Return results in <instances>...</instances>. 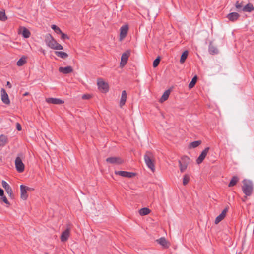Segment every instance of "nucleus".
Here are the masks:
<instances>
[{
    "mask_svg": "<svg viewBox=\"0 0 254 254\" xmlns=\"http://www.w3.org/2000/svg\"><path fill=\"white\" fill-rule=\"evenodd\" d=\"M144 159L147 166L153 172L155 171V157L153 153L150 151H146Z\"/></svg>",
    "mask_w": 254,
    "mask_h": 254,
    "instance_id": "obj_1",
    "label": "nucleus"
},
{
    "mask_svg": "<svg viewBox=\"0 0 254 254\" xmlns=\"http://www.w3.org/2000/svg\"><path fill=\"white\" fill-rule=\"evenodd\" d=\"M45 40L47 45L51 48L57 50L63 49L62 46L57 43L51 34H48L46 35Z\"/></svg>",
    "mask_w": 254,
    "mask_h": 254,
    "instance_id": "obj_2",
    "label": "nucleus"
},
{
    "mask_svg": "<svg viewBox=\"0 0 254 254\" xmlns=\"http://www.w3.org/2000/svg\"><path fill=\"white\" fill-rule=\"evenodd\" d=\"M243 185L242 186V189L243 193L246 196H251L253 192V186L251 181L244 180L243 181Z\"/></svg>",
    "mask_w": 254,
    "mask_h": 254,
    "instance_id": "obj_3",
    "label": "nucleus"
},
{
    "mask_svg": "<svg viewBox=\"0 0 254 254\" xmlns=\"http://www.w3.org/2000/svg\"><path fill=\"white\" fill-rule=\"evenodd\" d=\"M190 161V158L187 156L185 155L181 157V160L179 161L180 169L181 172H184L186 170Z\"/></svg>",
    "mask_w": 254,
    "mask_h": 254,
    "instance_id": "obj_4",
    "label": "nucleus"
},
{
    "mask_svg": "<svg viewBox=\"0 0 254 254\" xmlns=\"http://www.w3.org/2000/svg\"><path fill=\"white\" fill-rule=\"evenodd\" d=\"M98 89L103 93H106L109 90L108 84L105 82L102 78H99L97 81Z\"/></svg>",
    "mask_w": 254,
    "mask_h": 254,
    "instance_id": "obj_5",
    "label": "nucleus"
},
{
    "mask_svg": "<svg viewBox=\"0 0 254 254\" xmlns=\"http://www.w3.org/2000/svg\"><path fill=\"white\" fill-rule=\"evenodd\" d=\"M15 168L19 173H22L24 171L25 166L20 157L18 156L15 160Z\"/></svg>",
    "mask_w": 254,
    "mask_h": 254,
    "instance_id": "obj_6",
    "label": "nucleus"
},
{
    "mask_svg": "<svg viewBox=\"0 0 254 254\" xmlns=\"http://www.w3.org/2000/svg\"><path fill=\"white\" fill-rule=\"evenodd\" d=\"M130 55V50H127L122 54L121 59L120 67H123L127 64Z\"/></svg>",
    "mask_w": 254,
    "mask_h": 254,
    "instance_id": "obj_7",
    "label": "nucleus"
},
{
    "mask_svg": "<svg viewBox=\"0 0 254 254\" xmlns=\"http://www.w3.org/2000/svg\"><path fill=\"white\" fill-rule=\"evenodd\" d=\"M115 173L124 177L128 178H132L136 176V174L133 172H127L125 171H116Z\"/></svg>",
    "mask_w": 254,
    "mask_h": 254,
    "instance_id": "obj_8",
    "label": "nucleus"
},
{
    "mask_svg": "<svg viewBox=\"0 0 254 254\" xmlns=\"http://www.w3.org/2000/svg\"><path fill=\"white\" fill-rule=\"evenodd\" d=\"M210 149V148L209 147H206L201 152L200 155L199 156V157L196 159V163L198 164H201L204 159L205 158L209 150Z\"/></svg>",
    "mask_w": 254,
    "mask_h": 254,
    "instance_id": "obj_9",
    "label": "nucleus"
},
{
    "mask_svg": "<svg viewBox=\"0 0 254 254\" xmlns=\"http://www.w3.org/2000/svg\"><path fill=\"white\" fill-rule=\"evenodd\" d=\"M106 161L111 164H121L123 163V160L119 157H108Z\"/></svg>",
    "mask_w": 254,
    "mask_h": 254,
    "instance_id": "obj_10",
    "label": "nucleus"
},
{
    "mask_svg": "<svg viewBox=\"0 0 254 254\" xmlns=\"http://www.w3.org/2000/svg\"><path fill=\"white\" fill-rule=\"evenodd\" d=\"M1 100L3 103L6 105H9L10 104V100L9 99L8 95L5 90L3 88H1Z\"/></svg>",
    "mask_w": 254,
    "mask_h": 254,
    "instance_id": "obj_11",
    "label": "nucleus"
},
{
    "mask_svg": "<svg viewBox=\"0 0 254 254\" xmlns=\"http://www.w3.org/2000/svg\"><path fill=\"white\" fill-rule=\"evenodd\" d=\"M2 186L3 187V188L5 189L6 192L9 195V196L13 198V191L9 185V184L5 181H2Z\"/></svg>",
    "mask_w": 254,
    "mask_h": 254,
    "instance_id": "obj_12",
    "label": "nucleus"
},
{
    "mask_svg": "<svg viewBox=\"0 0 254 254\" xmlns=\"http://www.w3.org/2000/svg\"><path fill=\"white\" fill-rule=\"evenodd\" d=\"M128 30V26L127 25H124L120 28V40L124 39L127 33Z\"/></svg>",
    "mask_w": 254,
    "mask_h": 254,
    "instance_id": "obj_13",
    "label": "nucleus"
},
{
    "mask_svg": "<svg viewBox=\"0 0 254 254\" xmlns=\"http://www.w3.org/2000/svg\"><path fill=\"white\" fill-rule=\"evenodd\" d=\"M228 211V208L226 207L221 212V213L219 215L215 220V223L216 224H218L220 222H221L226 216V213Z\"/></svg>",
    "mask_w": 254,
    "mask_h": 254,
    "instance_id": "obj_14",
    "label": "nucleus"
},
{
    "mask_svg": "<svg viewBox=\"0 0 254 254\" xmlns=\"http://www.w3.org/2000/svg\"><path fill=\"white\" fill-rule=\"evenodd\" d=\"M46 101L47 103L49 104H61L64 103V101L58 99V98H48L46 99Z\"/></svg>",
    "mask_w": 254,
    "mask_h": 254,
    "instance_id": "obj_15",
    "label": "nucleus"
},
{
    "mask_svg": "<svg viewBox=\"0 0 254 254\" xmlns=\"http://www.w3.org/2000/svg\"><path fill=\"white\" fill-rule=\"evenodd\" d=\"M20 188L21 199L23 200H26L28 197V195L27 194V191L25 189V186L24 185H21Z\"/></svg>",
    "mask_w": 254,
    "mask_h": 254,
    "instance_id": "obj_16",
    "label": "nucleus"
},
{
    "mask_svg": "<svg viewBox=\"0 0 254 254\" xmlns=\"http://www.w3.org/2000/svg\"><path fill=\"white\" fill-rule=\"evenodd\" d=\"M240 15L237 12H232L228 14L227 16V18L231 21L234 22L236 21L239 17Z\"/></svg>",
    "mask_w": 254,
    "mask_h": 254,
    "instance_id": "obj_17",
    "label": "nucleus"
},
{
    "mask_svg": "<svg viewBox=\"0 0 254 254\" xmlns=\"http://www.w3.org/2000/svg\"><path fill=\"white\" fill-rule=\"evenodd\" d=\"M156 241L164 248H168L169 247L168 243L164 237H161L157 239Z\"/></svg>",
    "mask_w": 254,
    "mask_h": 254,
    "instance_id": "obj_18",
    "label": "nucleus"
},
{
    "mask_svg": "<svg viewBox=\"0 0 254 254\" xmlns=\"http://www.w3.org/2000/svg\"><path fill=\"white\" fill-rule=\"evenodd\" d=\"M208 51L211 55H215L218 53V50L212 44V42H210L209 45Z\"/></svg>",
    "mask_w": 254,
    "mask_h": 254,
    "instance_id": "obj_19",
    "label": "nucleus"
},
{
    "mask_svg": "<svg viewBox=\"0 0 254 254\" xmlns=\"http://www.w3.org/2000/svg\"><path fill=\"white\" fill-rule=\"evenodd\" d=\"M170 93H171V90L170 89H168V90H166L164 92V93L162 95V96L161 97V98L160 99L159 102L160 103H163V102H164L166 100H167L168 99V98H169V95L170 94Z\"/></svg>",
    "mask_w": 254,
    "mask_h": 254,
    "instance_id": "obj_20",
    "label": "nucleus"
},
{
    "mask_svg": "<svg viewBox=\"0 0 254 254\" xmlns=\"http://www.w3.org/2000/svg\"><path fill=\"white\" fill-rule=\"evenodd\" d=\"M127 95L126 91L125 90L123 91L122 92L121 98L120 102V107H122L125 104L127 100Z\"/></svg>",
    "mask_w": 254,
    "mask_h": 254,
    "instance_id": "obj_21",
    "label": "nucleus"
},
{
    "mask_svg": "<svg viewBox=\"0 0 254 254\" xmlns=\"http://www.w3.org/2000/svg\"><path fill=\"white\" fill-rule=\"evenodd\" d=\"M21 34L24 38H28L30 36L31 33L30 31L26 28L23 27L21 28Z\"/></svg>",
    "mask_w": 254,
    "mask_h": 254,
    "instance_id": "obj_22",
    "label": "nucleus"
},
{
    "mask_svg": "<svg viewBox=\"0 0 254 254\" xmlns=\"http://www.w3.org/2000/svg\"><path fill=\"white\" fill-rule=\"evenodd\" d=\"M8 142L7 136L1 134L0 135V146H5Z\"/></svg>",
    "mask_w": 254,
    "mask_h": 254,
    "instance_id": "obj_23",
    "label": "nucleus"
},
{
    "mask_svg": "<svg viewBox=\"0 0 254 254\" xmlns=\"http://www.w3.org/2000/svg\"><path fill=\"white\" fill-rule=\"evenodd\" d=\"M243 10L244 11L251 12L254 10V7L252 3H249L243 7Z\"/></svg>",
    "mask_w": 254,
    "mask_h": 254,
    "instance_id": "obj_24",
    "label": "nucleus"
},
{
    "mask_svg": "<svg viewBox=\"0 0 254 254\" xmlns=\"http://www.w3.org/2000/svg\"><path fill=\"white\" fill-rule=\"evenodd\" d=\"M239 181V178L237 176H234L231 178L230 182L228 184V187H232L236 185L237 182Z\"/></svg>",
    "mask_w": 254,
    "mask_h": 254,
    "instance_id": "obj_25",
    "label": "nucleus"
},
{
    "mask_svg": "<svg viewBox=\"0 0 254 254\" xmlns=\"http://www.w3.org/2000/svg\"><path fill=\"white\" fill-rule=\"evenodd\" d=\"M51 28H52V29H53L54 30V31L56 33H57V34H60V33L61 34V38L62 39H64V33L62 32V31L59 28V27H58L56 25H52V26H51Z\"/></svg>",
    "mask_w": 254,
    "mask_h": 254,
    "instance_id": "obj_26",
    "label": "nucleus"
},
{
    "mask_svg": "<svg viewBox=\"0 0 254 254\" xmlns=\"http://www.w3.org/2000/svg\"><path fill=\"white\" fill-rule=\"evenodd\" d=\"M150 210L146 207L140 209L139 211V214L141 216L146 215L150 213Z\"/></svg>",
    "mask_w": 254,
    "mask_h": 254,
    "instance_id": "obj_27",
    "label": "nucleus"
},
{
    "mask_svg": "<svg viewBox=\"0 0 254 254\" xmlns=\"http://www.w3.org/2000/svg\"><path fill=\"white\" fill-rule=\"evenodd\" d=\"M188 51L187 50H186L183 52V53L181 55V58L180 60V62L181 64H183L185 62V61L188 57Z\"/></svg>",
    "mask_w": 254,
    "mask_h": 254,
    "instance_id": "obj_28",
    "label": "nucleus"
},
{
    "mask_svg": "<svg viewBox=\"0 0 254 254\" xmlns=\"http://www.w3.org/2000/svg\"><path fill=\"white\" fill-rule=\"evenodd\" d=\"M197 77L196 75H195V76H194L192 78L191 82L189 84V88L190 89L192 88L195 86V85L197 82Z\"/></svg>",
    "mask_w": 254,
    "mask_h": 254,
    "instance_id": "obj_29",
    "label": "nucleus"
},
{
    "mask_svg": "<svg viewBox=\"0 0 254 254\" xmlns=\"http://www.w3.org/2000/svg\"><path fill=\"white\" fill-rule=\"evenodd\" d=\"M201 143V140L195 141L191 142L189 146H190V148H196L197 146H198L199 145H200Z\"/></svg>",
    "mask_w": 254,
    "mask_h": 254,
    "instance_id": "obj_30",
    "label": "nucleus"
},
{
    "mask_svg": "<svg viewBox=\"0 0 254 254\" xmlns=\"http://www.w3.org/2000/svg\"><path fill=\"white\" fill-rule=\"evenodd\" d=\"M190 180V176L188 174H185L183 177V184L184 186L186 185Z\"/></svg>",
    "mask_w": 254,
    "mask_h": 254,
    "instance_id": "obj_31",
    "label": "nucleus"
},
{
    "mask_svg": "<svg viewBox=\"0 0 254 254\" xmlns=\"http://www.w3.org/2000/svg\"><path fill=\"white\" fill-rule=\"evenodd\" d=\"M26 62V61L25 58L22 57L17 62V65L18 66H21L24 65Z\"/></svg>",
    "mask_w": 254,
    "mask_h": 254,
    "instance_id": "obj_32",
    "label": "nucleus"
},
{
    "mask_svg": "<svg viewBox=\"0 0 254 254\" xmlns=\"http://www.w3.org/2000/svg\"><path fill=\"white\" fill-rule=\"evenodd\" d=\"M160 60H161V59L159 56L157 57V58L154 60V61H153V67L155 68L157 66H158V65H159V63L160 62Z\"/></svg>",
    "mask_w": 254,
    "mask_h": 254,
    "instance_id": "obj_33",
    "label": "nucleus"
},
{
    "mask_svg": "<svg viewBox=\"0 0 254 254\" xmlns=\"http://www.w3.org/2000/svg\"><path fill=\"white\" fill-rule=\"evenodd\" d=\"M73 72V68L70 66L64 67V74H68Z\"/></svg>",
    "mask_w": 254,
    "mask_h": 254,
    "instance_id": "obj_34",
    "label": "nucleus"
},
{
    "mask_svg": "<svg viewBox=\"0 0 254 254\" xmlns=\"http://www.w3.org/2000/svg\"><path fill=\"white\" fill-rule=\"evenodd\" d=\"M7 19L5 16L4 11H0V20L1 21H5Z\"/></svg>",
    "mask_w": 254,
    "mask_h": 254,
    "instance_id": "obj_35",
    "label": "nucleus"
},
{
    "mask_svg": "<svg viewBox=\"0 0 254 254\" xmlns=\"http://www.w3.org/2000/svg\"><path fill=\"white\" fill-rule=\"evenodd\" d=\"M72 227V225L71 223H67L66 229L65 230L66 231L70 233V231L71 230Z\"/></svg>",
    "mask_w": 254,
    "mask_h": 254,
    "instance_id": "obj_36",
    "label": "nucleus"
},
{
    "mask_svg": "<svg viewBox=\"0 0 254 254\" xmlns=\"http://www.w3.org/2000/svg\"><path fill=\"white\" fill-rule=\"evenodd\" d=\"M56 55L62 58H64V51H57L56 52Z\"/></svg>",
    "mask_w": 254,
    "mask_h": 254,
    "instance_id": "obj_37",
    "label": "nucleus"
},
{
    "mask_svg": "<svg viewBox=\"0 0 254 254\" xmlns=\"http://www.w3.org/2000/svg\"><path fill=\"white\" fill-rule=\"evenodd\" d=\"M70 236V233L64 230V242L66 241Z\"/></svg>",
    "mask_w": 254,
    "mask_h": 254,
    "instance_id": "obj_38",
    "label": "nucleus"
},
{
    "mask_svg": "<svg viewBox=\"0 0 254 254\" xmlns=\"http://www.w3.org/2000/svg\"><path fill=\"white\" fill-rule=\"evenodd\" d=\"M1 198L5 204L8 205H10V203L5 196L3 195V196H1Z\"/></svg>",
    "mask_w": 254,
    "mask_h": 254,
    "instance_id": "obj_39",
    "label": "nucleus"
},
{
    "mask_svg": "<svg viewBox=\"0 0 254 254\" xmlns=\"http://www.w3.org/2000/svg\"><path fill=\"white\" fill-rule=\"evenodd\" d=\"M91 98V96L90 94H84L82 96V99H89Z\"/></svg>",
    "mask_w": 254,
    "mask_h": 254,
    "instance_id": "obj_40",
    "label": "nucleus"
},
{
    "mask_svg": "<svg viewBox=\"0 0 254 254\" xmlns=\"http://www.w3.org/2000/svg\"><path fill=\"white\" fill-rule=\"evenodd\" d=\"M235 6L237 9H240L242 7V3H239V1H237L235 4Z\"/></svg>",
    "mask_w": 254,
    "mask_h": 254,
    "instance_id": "obj_41",
    "label": "nucleus"
},
{
    "mask_svg": "<svg viewBox=\"0 0 254 254\" xmlns=\"http://www.w3.org/2000/svg\"><path fill=\"white\" fill-rule=\"evenodd\" d=\"M16 129L18 131H20V130H22L21 126L20 124L19 123H16Z\"/></svg>",
    "mask_w": 254,
    "mask_h": 254,
    "instance_id": "obj_42",
    "label": "nucleus"
},
{
    "mask_svg": "<svg viewBox=\"0 0 254 254\" xmlns=\"http://www.w3.org/2000/svg\"><path fill=\"white\" fill-rule=\"evenodd\" d=\"M25 189H26V190H27V191H32L34 190V188H33L29 187H27L26 186H25Z\"/></svg>",
    "mask_w": 254,
    "mask_h": 254,
    "instance_id": "obj_43",
    "label": "nucleus"
},
{
    "mask_svg": "<svg viewBox=\"0 0 254 254\" xmlns=\"http://www.w3.org/2000/svg\"><path fill=\"white\" fill-rule=\"evenodd\" d=\"M60 239L62 242H64V231L61 233Z\"/></svg>",
    "mask_w": 254,
    "mask_h": 254,
    "instance_id": "obj_44",
    "label": "nucleus"
},
{
    "mask_svg": "<svg viewBox=\"0 0 254 254\" xmlns=\"http://www.w3.org/2000/svg\"><path fill=\"white\" fill-rule=\"evenodd\" d=\"M6 86L9 88H11L12 87V85L9 81H7Z\"/></svg>",
    "mask_w": 254,
    "mask_h": 254,
    "instance_id": "obj_45",
    "label": "nucleus"
},
{
    "mask_svg": "<svg viewBox=\"0 0 254 254\" xmlns=\"http://www.w3.org/2000/svg\"><path fill=\"white\" fill-rule=\"evenodd\" d=\"M4 195V191L3 190L0 188V196H3Z\"/></svg>",
    "mask_w": 254,
    "mask_h": 254,
    "instance_id": "obj_46",
    "label": "nucleus"
},
{
    "mask_svg": "<svg viewBox=\"0 0 254 254\" xmlns=\"http://www.w3.org/2000/svg\"><path fill=\"white\" fill-rule=\"evenodd\" d=\"M248 196H246V195H245L243 198H242V199H242V201L243 202H245L247 201V197H248Z\"/></svg>",
    "mask_w": 254,
    "mask_h": 254,
    "instance_id": "obj_47",
    "label": "nucleus"
},
{
    "mask_svg": "<svg viewBox=\"0 0 254 254\" xmlns=\"http://www.w3.org/2000/svg\"><path fill=\"white\" fill-rule=\"evenodd\" d=\"M59 70L60 72L64 73V67H60Z\"/></svg>",
    "mask_w": 254,
    "mask_h": 254,
    "instance_id": "obj_48",
    "label": "nucleus"
},
{
    "mask_svg": "<svg viewBox=\"0 0 254 254\" xmlns=\"http://www.w3.org/2000/svg\"><path fill=\"white\" fill-rule=\"evenodd\" d=\"M29 94V92H25L24 94H23V96H27Z\"/></svg>",
    "mask_w": 254,
    "mask_h": 254,
    "instance_id": "obj_49",
    "label": "nucleus"
},
{
    "mask_svg": "<svg viewBox=\"0 0 254 254\" xmlns=\"http://www.w3.org/2000/svg\"><path fill=\"white\" fill-rule=\"evenodd\" d=\"M68 38H69L68 36L66 34H64V40L65 39H68Z\"/></svg>",
    "mask_w": 254,
    "mask_h": 254,
    "instance_id": "obj_50",
    "label": "nucleus"
},
{
    "mask_svg": "<svg viewBox=\"0 0 254 254\" xmlns=\"http://www.w3.org/2000/svg\"><path fill=\"white\" fill-rule=\"evenodd\" d=\"M67 57H68L67 54L64 52V58H65Z\"/></svg>",
    "mask_w": 254,
    "mask_h": 254,
    "instance_id": "obj_51",
    "label": "nucleus"
},
{
    "mask_svg": "<svg viewBox=\"0 0 254 254\" xmlns=\"http://www.w3.org/2000/svg\"><path fill=\"white\" fill-rule=\"evenodd\" d=\"M0 162H2V157H0Z\"/></svg>",
    "mask_w": 254,
    "mask_h": 254,
    "instance_id": "obj_52",
    "label": "nucleus"
}]
</instances>
